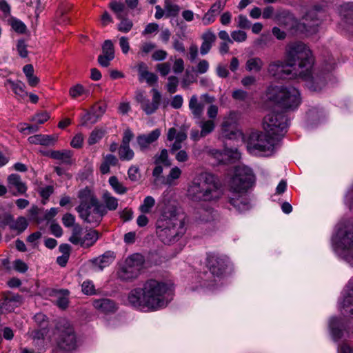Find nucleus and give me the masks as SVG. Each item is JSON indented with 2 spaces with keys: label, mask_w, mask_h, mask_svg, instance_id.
<instances>
[{
  "label": "nucleus",
  "mask_w": 353,
  "mask_h": 353,
  "mask_svg": "<svg viewBox=\"0 0 353 353\" xmlns=\"http://www.w3.org/2000/svg\"><path fill=\"white\" fill-rule=\"evenodd\" d=\"M314 61L312 52L307 46L302 42H293L286 46L285 61H270L267 72L276 79L299 75L310 90L316 92L325 86V80L324 77L313 72Z\"/></svg>",
  "instance_id": "f257e3e1"
},
{
  "label": "nucleus",
  "mask_w": 353,
  "mask_h": 353,
  "mask_svg": "<svg viewBox=\"0 0 353 353\" xmlns=\"http://www.w3.org/2000/svg\"><path fill=\"white\" fill-rule=\"evenodd\" d=\"M173 284L150 279L141 288L132 290L128 295V303L143 312H154L165 307L171 301Z\"/></svg>",
  "instance_id": "f03ea898"
},
{
  "label": "nucleus",
  "mask_w": 353,
  "mask_h": 353,
  "mask_svg": "<svg viewBox=\"0 0 353 353\" xmlns=\"http://www.w3.org/2000/svg\"><path fill=\"white\" fill-rule=\"evenodd\" d=\"M161 212L156 223V232L165 244L177 241L185 233L184 218L178 212L174 201L163 199L161 201Z\"/></svg>",
  "instance_id": "7ed1b4c3"
},
{
  "label": "nucleus",
  "mask_w": 353,
  "mask_h": 353,
  "mask_svg": "<svg viewBox=\"0 0 353 353\" xmlns=\"http://www.w3.org/2000/svg\"><path fill=\"white\" fill-rule=\"evenodd\" d=\"M256 182V176L253 170L245 165H239L234 168V174L229 183V203L239 212L247 211L250 204L246 195L249 188Z\"/></svg>",
  "instance_id": "20e7f679"
},
{
  "label": "nucleus",
  "mask_w": 353,
  "mask_h": 353,
  "mask_svg": "<svg viewBox=\"0 0 353 353\" xmlns=\"http://www.w3.org/2000/svg\"><path fill=\"white\" fill-rule=\"evenodd\" d=\"M223 195L217 178L210 173H202L194 179L188 188V196L194 201L216 202Z\"/></svg>",
  "instance_id": "39448f33"
},
{
  "label": "nucleus",
  "mask_w": 353,
  "mask_h": 353,
  "mask_svg": "<svg viewBox=\"0 0 353 353\" xmlns=\"http://www.w3.org/2000/svg\"><path fill=\"white\" fill-rule=\"evenodd\" d=\"M332 241L335 251L353 265V225L350 222H339Z\"/></svg>",
  "instance_id": "423d86ee"
},
{
  "label": "nucleus",
  "mask_w": 353,
  "mask_h": 353,
  "mask_svg": "<svg viewBox=\"0 0 353 353\" xmlns=\"http://www.w3.org/2000/svg\"><path fill=\"white\" fill-rule=\"evenodd\" d=\"M266 96L268 100L288 110L296 109L301 102L300 92L292 86H270Z\"/></svg>",
  "instance_id": "0eeeda50"
},
{
  "label": "nucleus",
  "mask_w": 353,
  "mask_h": 353,
  "mask_svg": "<svg viewBox=\"0 0 353 353\" xmlns=\"http://www.w3.org/2000/svg\"><path fill=\"white\" fill-rule=\"evenodd\" d=\"M274 145V138L267 133L258 131L250 133L246 143L248 151L255 156L271 154Z\"/></svg>",
  "instance_id": "6e6552de"
},
{
  "label": "nucleus",
  "mask_w": 353,
  "mask_h": 353,
  "mask_svg": "<svg viewBox=\"0 0 353 353\" xmlns=\"http://www.w3.org/2000/svg\"><path fill=\"white\" fill-rule=\"evenodd\" d=\"M262 125L265 132L273 138L283 137L287 132V119L282 112H270L263 118Z\"/></svg>",
  "instance_id": "1a4fd4ad"
},
{
  "label": "nucleus",
  "mask_w": 353,
  "mask_h": 353,
  "mask_svg": "<svg viewBox=\"0 0 353 353\" xmlns=\"http://www.w3.org/2000/svg\"><path fill=\"white\" fill-rule=\"evenodd\" d=\"M143 258L139 254L130 256L117 272L119 279L124 281H130L137 279L143 268Z\"/></svg>",
  "instance_id": "9d476101"
},
{
  "label": "nucleus",
  "mask_w": 353,
  "mask_h": 353,
  "mask_svg": "<svg viewBox=\"0 0 353 353\" xmlns=\"http://www.w3.org/2000/svg\"><path fill=\"white\" fill-rule=\"evenodd\" d=\"M57 329L58 331L57 344L60 348L70 352L77 347L78 342L74 328L70 323L61 320L59 322Z\"/></svg>",
  "instance_id": "9b49d317"
},
{
  "label": "nucleus",
  "mask_w": 353,
  "mask_h": 353,
  "mask_svg": "<svg viewBox=\"0 0 353 353\" xmlns=\"http://www.w3.org/2000/svg\"><path fill=\"white\" fill-rule=\"evenodd\" d=\"M99 239V233L94 230H87L83 233V228L79 224L74 226L69 241L74 245H79L83 248L92 246Z\"/></svg>",
  "instance_id": "f8f14e48"
},
{
  "label": "nucleus",
  "mask_w": 353,
  "mask_h": 353,
  "mask_svg": "<svg viewBox=\"0 0 353 353\" xmlns=\"http://www.w3.org/2000/svg\"><path fill=\"white\" fill-rule=\"evenodd\" d=\"M77 212L83 221L94 225H98L101 223L105 214V210L100 202L94 203L93 206L86 205Z\"/></svg>",
  "instance_id": "ddd939ff"
},
{
  "label": "nucleus",
  "mask_w": 353,
  "mask_h": 353,
  "mask_svg": "<svg viewBox=\"0 0 353 353\" xmlns=\"http://www.w3.org/2000/svg\"><path fill=\"white\" fill-rule=\"evenodd\" d=\"M229 261L226 256L216 253L208 254L207 264L210 271L214 275L220 276L225 271Z\"/></svg>",
  "instance_id": "4468645a"
},
{
  "label": "nucleus",
  "mask_w": 353,
  "mask_h": 353,
  "mask_svg": "<svg viewBox=\"0 0 353 353\" xmlns=\"http://www.w3.org/2000/svg\"><path fill=\"white\" fill-rule=\"evenodd\" d=\"M105 111L106 105H94L90 112H86L81 117V125H87L96 123L102 117Z\"/></svg>",
  "instance_id": "2eb2a0df"
},
{
  "label": "nucleus",
  "mask_w": 353,
  "mask_h": 353,
  "mask_svg": "<svg viewBox=\"0 0 353 353\" xmlns=\"http://www.w3.org/2000/svg\"><path fill=\"white\" fill-rule=\"evenodd\" d=\"M167 139L170 141H174L171 146V152L177 151L182 148V143L187 139L186 130L178 131L176 128H171L168 131Z\"/></svg>",
  "instance_id": "dca6fc26"
},
{
  "label": "nucleus",
  "mask_w": 353,
  "mask_h": 353,
  "mask_svg": "<svg viewBox=\"0 0 353 353\" xmlns=\"http://www.w3.org/2000/svg\"><path fill=\"white\" fill-rule=\"evenodd\" d=\"M77 196L79 200V204L76 208V210L81 209L86 205L93 206L94 203L99 202L94 192L87 187L80 190Z\"/></svg>",
  "instance_id": "f3484780"
},
{
  "label": "nucleus",
  "mask_w": 353,
  "mask_h": 353,
  "mask_svg": "<svg viewBox=\"0 0 353 353\" xmlns=\"http://www.w3.org/2000/svg\"><path fill=\"white\" fill-rule=\"evenodd\" d=\"M8 185L12 192L14 196L25 194L27 191V186L25 183L21 181V176L17 174H12L8 177Z\"/></svg>",
  "instance_id": "a211bd4d"
},
{
  "label": "nucleus",
  "mask_w": 353,
  "mask_h": 353,
  "mask_svg": "<svg viewBox=\"0 0 353 353\" xmlns=\"http://www.w3.org/2000/svg\"><path fill=\"white\" fill-rule=\"evenodd\" d=\"M161 135V130L155 129L148 134H141L137 137V141L141 151L149 148L150 145L156 141Z\"/></svg>",
  "instance_id": "6ab92c4d"
},
{
  "label": "nucleus",
  "mask_w": 353,
  "mask_h": 353,
  "mask_svg": "<svg viewBox=\"0 0 353 353\" xmlns=\"http://www.w3.org/2000/svg\"><path fill=\"white\" fill-rule=\"evenodd\" d=\"M92 305L97 311L104 314L113 313L117 309L114 301L109 299H94Z\"/></svg>",
  "instance_id": "aec40b11"
},
{
  "label": "nucleus",
  "mask_w": 353,
  "mask_h": 353,
  "mask_svg": "<svg viewBox=\"0 0 353 353\" xmlns=\"http://www.w3.org/2000/svg\"><path fill=\"white\" fill-rule=\"evenodd\" d=\"M50 158L59 161L61 163L70 165L73 163V152L69 150H52L48 153H43Z\"/></svg>",
  "instance_id": "412c9836"
},
{
  "label": "nucleus",
  "mask_w": 353,
  "mask_h": 353,
  "mask_svg": "<svg viewBox=\"0 0 353 353\" xmlns=\"http://www.w3.org/2000/svg\"><path fill=\"white\" fill-rule=\"evenodd\" d=\"M152 100L150 101L149 99H146L145 102L141 105V109L147 114H151L154 113L159 108L161 95L157 89H152Z\"/></svg>",
  "instance_id": "4be33fe9"
},
{
  "label": "nucleus",
  "mask_w": 353,
  "mask_h": 353,
  "mask_svg": "<svg viewBox=\"0 0 353 353\" xmlns=\"http://www.w3.org/2000/svg\"><path fill=\"white\" fill-rule=\"evenodd\" d=\"M21 304V297L19 294L10 292L3 294V299L1 305V307H3L6 310L11 312Z\"/></svg>",
  "instance_id": "5701e85b"
},
{
  "label": "nucleus",
  "mask_w": 353,
  "mask_h": 353,
  "mask_svg": "<svg viewBox=\"0 0 353 353\" xmlns=\"http://www.w3.org/2000/svg\"><path fill=\"white\" fill-rule=\"evenodd\" d=\"M339 15L343 21L353 27V2H346L338 8Z\"/></svg>",
  "instance_id": "b1692460"
},
{
  "label": "nucleus",
  "mask_w": 353,
  "mask_h": 353,
  "mask_svg": "<svg viewBox=\"0 0 353 353\" xmlns=\"http://www.w3.org/2000/svg\"><path fill=\"white\" fill-rule=\"evenodd\" d=\"M216 211L210 206L198 208L195 212V218L200 223L210 222L215 218Z\"/></svg>",
  "instance_id": "393cba45"
},
{
  "label": "nucleus",
  "mask_w": 353,
  "mask_h": 353,
  "mask_svg": "<svg viewBox=\"0 0 353 353\" xmlns=\"http://www.w3.org/2000/svg\"><path fill=\"white\" fill-rule=\"evenodd\" d=\"M57 135L36 134L28 138V141L32 144H40L42 145H53L57 142Z\"/></svg>",
  "instance_id": "a878e982"
},
{
  "label": "nucleus",
  "mask_w": 353,
  "mask_h": 353,
  "mask_svg": "<svg viewBox=\"0 0 353 353\" xmlns=\"http://www.w3.org/2000/svg\"><path fill=\"white\" fill-rule=\"evenodd\" d=\"M201 39L202 43L200 48V52L202 55H205L210 52L212 44L216 41V37L212 31L208 30L202 34Z\"/></svg>",
  "instance_id": "bb28decb"
},
{
  "label": "nucleus",
  "mask_w": 353,
  "mask_h": 353,
  "mask_svg": "<svg viewBox=\"0 0 353 353\" xmlns=\"http://www.w3.org/2000/svg\"><path fill=\"white\" fill-rule=\"evenodd\" d=\"M181 174L182 170L180 168L177 166L172 167L168 174L163 178L162 185L169 187L178 185V181L181 178Z\"/></svg>",
  "instance_id": "cd10ccee"
},
{
  "label": "nucleus",
  "mask_w": 353,
  "mask_h": 353,
  "mask_svg": "<svg viewBox=\"0 0 353 353\" xmlns=\"http://www.w3.org/2000/svg\"><path fill=\"white\" fill-rule=\"evenodd\" d=\"M114 260V253L112 252H107L93 261L94 269L96 271H101L105 268L109 266Z\"/></svg>",
  "instance_id": "c85d7f7f"
},
{
  "label": "nucleus",
  "mask_w": 353,
  "mask_h": 353,
  "mask_svg": "<svg viewBox=\"0 0 353 353\" xmlns=\"http://www.w3.org/2000/svg\"><path fill=\"white\" fill-rule=\"evenodd\" d=\"M343 307L353 318V279L350 281L347 286L346 294L343 301Z\"/></svg>",
  "instance_id": "c756f323"
},
{
  "label": "nucleus",
  "mask_w": 353,
  "mask_h": 353,
  "mask_svg": "<svg viewBox=\"0 0 353 353\" xmlns=\"http://www.w3.org/2000/svg\"><path fill=\"white\" fill-rule=\"evenodd\" d=\"M264 66L263 61L258 57H250L245 62V68L250 72H259Z\"/></svg>",
  "instance_id": "7c9ffc66"
},
{
  "label": "nucleus",
  "mask_w": 353,
  "mask_h": 353,
  "mask_svg": "<svg viewBox=\"0 0 353 353\" xmlns=\"http://www.w3.org/2000/svg\"><path fill=\"white\" fill-rule=\"evenodd\" d=\"M329 327L334 340L337 341L340 339L342 336L341 328L343 327L341 320L336 317L331 318L329 323Z\"/></svg>",
  "instance_id": "2f4dec72"
},
{
  "label": "nucleus",
  "mask_w": 353,
  "mask_h": 353,
  "mask_svg": "<svg viewBox=\"0 0 353 353\" xmlns=\"http://www.w3.org/2000/svg\"><path fill=\"white\" fill-rule=\"evenodd\" d=\"M189 108L194 117L200 118L203 112L204 105L199 101L196 95H192L189 101Z\"/></svg>",
  "instance_id": "473e14b6"
},
{
  "label": "nucleus",
  "mask_w": 353,
  "mask_h": 353,
  "mask_svg": "<svg viewBox=\"0 0 353 353\" xmlns=\"http://www.w3.org/2000/svg\"><path fill=\"white\" fill-rule=\"evenodd\" d=\"M118 162L119 161L114 155L107 154L103 157L100 165V172L103 174L109 173L110 167L117 165Z\"/></svg>",
  "instance_id": "72a5a7b5"
},
{
  "label": "nucleus",
  "mask_w": 353,
  "mask_h": 353,
  "mask_svg": "<svg viewBox=\"0 0 353 353\" xmlns=\"http://www.w3.org/2000/svg\"><path fill=\"white\" fill-rule=\"evenodd\" d=\"M8 84L10 86V88L14 94L19 98L24 99L28 96V92L26 91V85L22 81L8 80Z\"/></svg>",
  "instance_id": "f704fd0d"
},
{
  "label": "nucleus",
  "mask_w": 353,
  "mask_h": 353,
  "mask_svg": "<svg viewBox=\"0 0 353 353\" xmlns=\"http://www.w3.org/2000/svg\"><path fill=\"white\" fill-rule=\"evenodd\" d=\"M109 7L116 14L117 19H121L128 15V10L122 1H112Z\"/></svg>",
  "instance_id": "c9c22d12"
},
{
  "label": "nucleus",
  "mask_w": 353,
  "mask_h": 353,
  "mask_svg": "<svg viewBox=\"0 0 353 353\" xmlns=\"http://www.w3.org/2000/svg\"><path fill=\"white\" fill-rule=\"evenodd\" d=\"M103 201L109 210H115L118 207V199L113 196L110 192H105L102 196Z\"/></svg>",
  "instance_id": "e433bc0d"
},
{
  "label": "nucleus",
  "mask_w": 353,
  "mask_h": 353,
  "mask_svg": "<svg viewBox=\"0 0 353 353\" xmlns=\"http://www.w3.org/2000/svg\"><path fill=\"white\" fill-rule=\"evenodd\" d=\"M154 163L162 164L165 167H170L172 163L169 159L168 150L163 149L159 154H155L154 157Z\"/></svg>",
  "instance_id": "4c0bfd02"
},
{
  "label": "nucleus",
  "mask_w": 353,
  "mask_h": 353,
  "mask_svg": "<svg viewBox=\"0 0 353 353\" xmlns=\"http://www.w3.org/2000/svg\"><path fill=\"white\" fill-rule=\"evenodd\" d=\"M164 8L165 11L166 17H175L180 12V7L174 3H172L169 0H165Z\"/></svg>",
  "instance_id": "58836bf2"
},
{
  "label": "nucleus",
  "mask_w": 353,
  "mask_h": 353,
  "mask_svg": "<svg viewBox=\"0 0 353 353\" xmlns=\"http://www.w3.org/2000/svg\"><path fill=\"white\" fill-rule=\"evenodd\" d=\"M119 156L122 161H130L134 158V153L130 145H121L119 148Z\"/></svg>",
  "instance_id": "ea45409f"
},
{
  "label": "nucleus",
  "mask_w": 353,
  "mask_h": 353,
  "mask_svg": "<svg viewBox=\"0 0 353 353\" xmlns=\"http://www.w3.org/2000/svg\"><path fill=\"white\" fill-rule=\"evenodd\" d=\"M221 136L228 139H233L241 136V132L237 128H223L221 126Z\"/></svg>",
  "instance_id": "a19ab883"
},
{
  "label": "nucleus",
  "mask_w": 353,
  "mask_h": 353,
  "mask_svg": "<svg viewBox=\"0 0 353 353\" xmlns=\"http://www.w3.org/2000/svg\"><path fill=\"white\" fill-rule=\"evenodd\" d=\"M28 223L27 219L23 216H19L16 221L13 220L10 229L17 231L19 233L23 232L28 227Z\"/></svg>",
  "instance_id": "79ce46f5"
},
{
  "label": "nucleus",
  "mask_w": 353,
  "mask_h": 353,
  "mask_svg": "<svg viewBox=\"0 0 353 353\" xmlns=\"http://www.w3.org/2000/svg\"><path fill=\"white\" fill-rule=\"evenodd\" d=\"M199 126L201 130V135L206 137L214 130L215 123L211 119L201 121L199 123Z\"/></svg>",
  "instance_id": "37998d69"
},
{
  "label": "nucleus",
  "mask_w": 353,
  "mask_h": 353,
  "mask_svg": "<svg viewBox=\"0 0 353 353\" xmlns=\"http://www.w3.org/2000/svg\"><path fill=\"white\" fill-rule=\"evenodd\" d=\"M105 130L103 129L94 128L90 133L88 139V143L90 145L98 143L104 136Z\"/></svg>",
  "instance_id": "c03bdc74"
},
{
  "label": "nucleus",
  "mask_w": 353,
  "mask_h": 353,
  "mask_svg": "<svg viewBox=\"0 0 353 353\" xmlns=\"http://www.w3.org/2000/svg\"><path fill=\"white\" fill-rule=\"evenodd\" d=\"M154 205V199L151 196H147L144 198L143 203L139 206V210L143 214L150 213Z\"/></svg>",
  "instance_id": "a18cd8bd"
},
{
  "label": "nucleus",
  "mask_w": 353,
  "mask_h": 353,
  "mask_svg": "<svg viewBox=\"0 0 353 353\" xmlns=\"http://www.w3.org/2000/svg\"><path fill=\"white\" fill-rule=\"evenodd\" d=\"M109 183L114 192L119 194H124L128 190L127 188L123 186L115 176L110 177Z\"/></svg>",
  "instance_id": "49530a36"
},
{
  "label": "nucleus",
  "mask_w": 353,
  "mask_h": 353,
  "mask_svg": "<svg viewBox=\"0 0 353 353\" xmlns=\"http://www.w3.org/2000/svg\"><path fill=\"white\" fill-rule=\"evenodd\" d=\"M223 128H237L236 125V114L234 112H230L228 115L223 118L221 124Z\"/></svg>",
  "instance_id": "de8ad7c7"
},
{
  "label": "nucleus",
  "mask_w": 353,
  "mask_h": 353,
  "mask_svg": "<svg viewBox=\"0 0 353 353\" xmlns=\"http://www.w3.org/2000/svg\"><path fill=\"white\" fill-rule=\"evenodd\" d=\"M87 93L88 91L81 84H76L69 90V94L72 99H76Z\"/></svg>",
  "instance_id": "09e8293b"
},
{
  "label": "nucleus",
  "mask_w": 353,
  "mask_h": 353,
  "mask_svg": "<svg viewBox=\"0 0 353 353\" xmlns=\"http://www.w3.org/2000/svg\"><path fill=\"white\" fill-rule=\"evenodd\" d=\"M121 21L117 26V29L119 31L124 33H127L132 29L133 26L132 21L126 18L125 17H123L121 19H119Z\"/></svg>",
  "instance_id": "8fccbe9b"
},
{
  "label": "nucleus",
  "mask_w": 353,
  "mask_h": 353,
  "mask_svg": "<svg viewBox=\"0 0 353 353\" xmlns=\"http://www.w3.org/2000/svg\"><path fill=\"white\" fill-rule=\"evenodd\" d=\"M102 54L114 58V48L111 40H105L102 46Z\"/></svg>",
  "instance_id": "3c124183"
},
{
  "label": "nucleus",
  "mask_w": 353,
  "mask_h": 353,
  "mask_svg": "<svg viewBox=\"0 0 353 353\" xmlns=\"http://www.w3.org/2000/svg\"><path fill=\"white\" fill-rule=\"evenodd\" d=\"M154 164L155 167L152 171V176L154 179V182L162 184L163 178L165 177V176L163 175V165L159 163Z\"/></svg>",
  "instance_id": "603ef678"
},
{
  "label": "nucleus",
  "mask_w": 353,
  "mask_h": 353,
  "mask_svg": "<svg viewBox=\"0 0 353 353\" xmlns=\"http://www.w3.org/2000/svg\"><path fill=\"white\" fill-rule=\"evenodd\" d=\"M227 0H216L208 10L214 15L217 16L225 7Z\"/></svg>",
  "instance_id": "864d4df0"
},
{
  "label": "nucleus",
  "mask_w": 353,
  "mask_h": 353,
  "mask_svg": "<svg viewBox=\"0 0 353 353\" xmlns=\"http://www.w3.org/2000/svg\"><path fill=\"white\" fill-rule=\"evenodd\" d=\"M167 90L171 93H175L177 90V86L179 83V79L175 76H170L168 79Z\"/></svg>",
  "instance_id": "5fc2aeb1"
},
{
  "label": "nucleus",
  "mask_w": 353,
  "mask_h": 353,
  "mask_svg": "<svg viewBox=\"0 0 353 353\" xmlns=\"http://www.w3.org/2000/svg\"><path fill=\"white\" fill-rule=\"evenodd\" d=\"M10 25L12 29L19 33H23L26 30V25L21 21L17 19H12L10 20Z\"/></svg>",
  "instance_id": "6e6d98bb"
},
{
  "label": "nucleus",
  "mask_w": 353,
  "mask_h": 353,
  "mask_svg": "<svg viewBox=\"0 0 353 353\" xmlns=\"http://www.w3.org/2000/svg\"><path fill=\"white\" fill-rule=\"evenodd\" d=\"M231 37L233 42L241 43L246 40L247 34L243 30H234L231 32Z\"/></svg>",
  "instance_id": "4d7b16f0"
},
{
  "label": "nucleus",
  "mask_w": 353,
  "mask_h": 353,
  "mask_svg": "<svg viewBox=\"0 0 353 353\" xmlns=\"http://www.w3.org/2000/svg\"><path fill=\"white\" fill-rule=\"evenodd\" d=\"M128 175L130 181H137L141 177L139 168L136 165L130 166L128 171Z\"/></svg>",
  "instance_id": "13d9d810"
},
{
  "label": "nucleus",
  "mask_w": 353,
  "mask_h": 353,
  "mask_svg": "<svg viewBox=\"0 0 353 353\" xmlns=\"http://www.w3.org/2000/svg\"><path fill=\"white\" fill-rule=\"evenodd\" d=\"M82 292L87 295H92L95 294V288L94 283L91 281H85L82 285Z\"/></svg>",
  "instance_id": "bf43d9fd"
},
{
  "label": "nucleus",
  "mask_w": 353,
  "mask_h": 353,
  "mask_svg": "<svg viewBox=\"0 0 353 353\" xmlns=\"http://www.w3.org/2000/svg\"><path fill=\"white\" fill-rule=\"evenodd\" d=\"M68 294H69L68 290H63V296H59L57 298V299L56 301V303L59 307L64 310L68 306L69 301H68V299L67 297V296H68Z\"/></svg>",
  "instance_id": "052dcab7"
},
{
  "label": "nucleus",
  "mask_w": 353,
  "mask_h": 353,
  "mask_svg": "<svg viewBox=\"0 0 353 353\" xmlns=\"http://www.w3.org/2000/svg\"><path fill=\"white\" fill-rule=\"evenodd\" d=\"M13 222V216L9 214L6 213L2 216H0V227L5 228L7 225L10 227L12 223Z\"/></svg>",
  "instance_id": "680f3d73"
},
{
  "label": "nucleus",
  "mask_w": 353,
  "mask_h": 353,
  "mask_svg": "<svg viewBox=\"0 0 353 353\" xmlns=\"http://www.w3.org/2000/svg\"><path fill=\"white\" fill-rule=\"evenodd\" d=\"M17 49L19 54L22 58H26L28 56L27 45L23 40H19L17 42Z\"/></svg>",
  "instance_id": "e2e57ef3"
},
{
  "label": "nucleus",
  "mask_w": 353,
  "mask_h": 353,
  "mask_svg": "<svg viewBox=\"0 0 353 353\" xmlns=\"http://www.w3.org/2000/svg\"><path fill=\"white\" fill-rule=\"evenodd\" d=\"M63 224L67 227L70 228L72 226H74L75 217L70 213H67L63 216L62 218Z\"/></svg>",
  "instance_id": "0e129e2a"
},
{
  "label": "nucleus",
  "mask_w": 353,
  "mask_h": 353,
  "mask_svg": "<svg viewBox=\"0 0 353 353\" xmlns=\"http://www.w3.org/2000/svg\"><path fill=\"white\" fill-rule=\"evenodd\" d=\"M171 65L168 62L159 63L157 65V70L160 72L161 75L165 77L170 72Z\"/></svg>",
  "instance_id": "69168bd1"
},
{
  "label": "nucleus",
  "mask_w": 353,
  "mask_h": 353,
  "mask_svg": "<svg viewBox=\"0 0 353 353\" xmlns=\"http://www.w3.org/2000/svg\"><path fill=\"white\" fill-rule=\"evenodd\" d=\"M216 16L212 13L210 10L203 15L201 19L203 26H208L214 22Z\"/></svg>",
  "instance_id": "338daca9"
},
{
  "label": "nucleus",
  "mask_w": 353,
  "mask_h": 353,
  "mask_svg": "<svg viewBox=\"0 0 353 353\" xmlns=\"http://www.w3.org/2000/svg\"><path fill=\"white\" fill-rule=\"evenodd\" d=\"M251 26V23L247 17L240 14L238 16V27L242 29H249Z\"/></svg>",
  "instance_id": "774afa93"
}]
</instances>
